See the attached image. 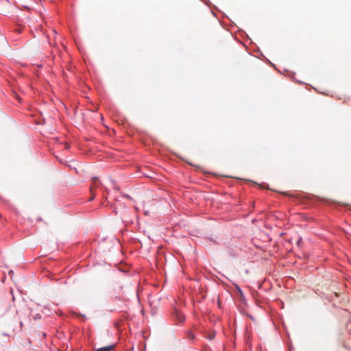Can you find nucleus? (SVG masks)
<instances>
[{
	"label": "nucleus",
	"instance_id": "5",
	"mask_svg": "<svg viewBox=\"0 0 351 351\" xmlns=\"http://www.w3.org/2000/svg\"><path fill=\"white\" fill-rule=\"evenodd\" d=\"M79 169H81V167L78 165V168L77 167H73V171L71 172V173L72 174H79V173H81L82 172L79 170Z\"/></svg>",
	"mask_w": 351,
	"mask_h": 351
},
{
	"label": "nucleus",
	"instance_id": "3",
	"mask_svg": "<svg viewBox=\"0 0 351 351\" xmlns=\"http://www.w3.org/2000/svg\"><path fill=\"white\" fill-rule=\"evenodd\" d=\"M215 335H216V332L215 331H212L209 333H208L206 336V337L208 339V340H213L215 339Z\"/></svg>",
	"mask_w": 351,
	"mask_h": 351
},
{
	"label": "nucleus",
	"instance_id": "2",
	"mask_svg": "<svg viewBox=\"0 0 351 351\" xmlns=\"http://www.w3.org/2000/svg\"><path fill=\"white\" fill-rule=\"evenodd\" d=\"M114 348V345H110L108 346H104L99 348L97 350V351H111Z\"/></svg>",
	"mask_w": 351,
	"mask_h": 351
},
{
	"label": "nucleus",
	"instance_id": "1",
	"mask_svg": "<svg viewBox=\"0 0 351 351\" xmlns=\"http://www.w3.org/2000/svg\"><path fill=\"white\" fill-rule=\"evenodd\" d=\"M171 316L178 324L182 323L185 320L184 315L177 307H173Z\"/></svg>",
	"mask_w": 351,
	"mask_h": 351
},
{
	"label": "nucleus",
	"instance_id": "7",
	"mask_svg": "<svg viewBox=\"0 0 351 351\" xmlns=\"http://www.w3.org/2000/svg\"><path fill=\"white\" fill-rule=\"evenodd\" d=\"M64 148L68 149L69 148V145L67 143L64 144Z\"/></svg>",
	"mask_w": 351,
	"mask_h": 351
},
{
	"label": "nucleus",
	"instance_id": "11",
	"mask_svg": "<svg viewBox=\"0 0 351 351\" xmlns=\"http://www.w3.org/2000/svg\"><path fill=\"white\" fill-rule=\"evenodd\" d=\"M234 178H235L240 179V178H239V177H238V176H236V177H234Z\"/></svg>",
	"mask_w": 351,
	"mask_h": 351
},
{
	"label": "nucleus",
	"instance_id": "8",
	"mask_svg": "<svg viewBox=\"0 0 351 351\" xmlns=\"http://www.w3.org/2000/svg\"><path fill=\"white\" fill-rule=\"evenodd\" d=\"M97 178H98V177H97V176L93 177V179L95 180H97Z\"/></svg>",
	"mask_w": 351,
	"mask_h": 351
},
{
	"label": "nucleus",
	"instance_id": "6",
	"mask_svg": "<svg viewBox=\"0 0 351 351\" xmlns=\"http://www.w3.org/2000/svg\"><path fill=\"white\" fill-rule=\"evenodd\" d=\"M13 94L14 97L18 99V101L21 103V97H19V94L15 91L13 92Z\"/></svg>",
	"mask_w": 351,
	"mask_h": 351
},
{
	"label": "nucleus",
	"instance_id": "9",
	"mask_svg": "<svg viewBox=\"0 0 351 351\" xmlns=\"http://www.w3.org/2000/svg\"><path fill=\"white\" fill-rule=\"evenodd\" d=\"M301 240H302V239L300 238V239H299V241H298V245H299V243H300Z\"/></svg>",
	"mask_w": 351,
	"mask_h": 351
},
{
	"label": "nucleus",
	"instance_id": "4",
	"mask_svg": "<svg viewBox=\"0 0 351 351\" xmlns=\"http://www.w3.org/2000/svg\"><path fill=\"white\" fill-rule=\"evenodd\" d=\"M186 337L190 340H193L195 339V335L191 330H188L186 332Z\"/></svg>",
	"mask_w": 351,
	"mask_h": 351
},
{
	"label": "nucleus",
	"instance_id": "10",
	"mask_svg": "<svg viewBox=\"0 0 351 351\" xmlns=\"http://www.w3.org/2000/svg\"><path fill=\"white\" fill-rule=\"evenodd\" d=\"M125 197L130 198V196L128 195H126Z\"/></svg>",
	"mask_w": 351,
	"mask_h": 351
}]
</instances>
